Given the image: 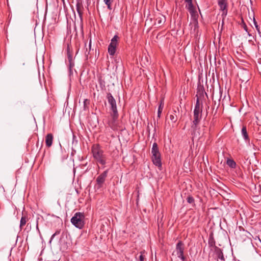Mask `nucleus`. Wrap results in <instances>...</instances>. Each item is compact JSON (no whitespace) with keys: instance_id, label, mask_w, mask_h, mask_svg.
<instances>
[{"instance_id":"nucleus-1","label":"nucleus","mask_w":261,"mask_h":261,"mask_svg":"<svg viewBox=\"0 0 261 261\" xmlns=\"http://www.w3.org/2000/svg\"><path fill=\"white\" fill-rule=\"evenodd\" d=\"M202 106H200L199 99L197 98L196 103L194 107L193 113V120L191 125V134L196 136V130L198 129V124L201 119Z\"/></svg>"},{"instance_id":"nucleus-2","label":"nucleus","mask_w":261,"mask_h":261,"mask_svg":"<svg viewBox=\"0 0 261 261\" xmlns=\"http://www.w3.org/2000/svg\"><path fill=\"white\" fill-rule=\"evenodd\" d=\"M92 153L94 160L101 165L106 164V155L98 144H94L92 147Z\"/></svg>"},{"instance_id":"nucleus-3","label":"nucleus","mask_w":261,"mask_h":261,"mask_svg":"<svg viewBox=\"0 0 261 261\" xmlns=\"http://www.w3.org/2000/svg\"><path fill=\"white\" fill-rule=\"evenodd\" d=\"M118 114H111L107 122V125L114 131L122 130L124 129L123 124L118 119Z\"/></svg>"},{"instance_id":"nucleus-4","label":"nucleus","mask_w":261,"mask_h":261,"mask_svg":"<svg viewBox=\"0 0 261 261\" xmlns=\"http://www.w3.org/2000/svg\"><path fill=\"white\" fill-rule=\"evenodd\" d=\"M152 161L154 165L161 168L162 163L161 159V153L159 151L158 146L156 143L154 142L151 148Z\"/></svg>"},{"instance_id":"nucleus-5","label":"nucleus","mask_w":261,"mask_h":261,"mask_svg":"<svg viewBox=\"0 0 261 261\" xmlns=\"http://www.w3.org/2000/svg\"><path fill=\"white\" fill-rule=\"evenodd\" d=\"M85 216L83 213H76L71 219V223L76 228L82 229L85 225Z\"/></svg>"},{"instance_id":"nucleus-6","label":"nucleus","mask_w":261,"mask_h":261,"mask_svg":"<svg viewBox=\"0 0 261 261\" xmlns=\"http://www.w3.org/2000/svg\"><path fill=\"white\" fill-rule=\"evenodd\" d=\"M119 39V36L115 35L111 39L108 46V53L110 56H113L115 55Z\"/></svg>"},{"instance_id":"nucleus-7","label":"nucleus","mask_w":261,"mask_h":261,"mask_svg":"<svg viewBox=\"0 0 261 261\" xmlns=\"http://www.w3.org/2000/svg\"><path fill=\"white\" fill-rule=\"evenodd\" d=\"M217 2L218 5L220 8V10L222 12L221 16L223 17L222 24H223V20L227 14L228 4L227 0H217Z\"/></svg>"},{"instance_id":"nucleus-8","label":"nucleus","mask_w":261,"mask_h":261,"mask_svg":"<svg viewBox=\"0 0 261 261\" xmlns=\"http://www.w3.org/2000/svg\"><path fill=\"white\" fill-rule=\"evenodd\" d=\"M107 98L108 103L111 106V110L112 111V113L111 114H114V115L118 114L116 100L112 95L110 93H108L107 95Z\"/></svg>"},{"instance_id":"nucleus-9","label":"nucleus","mask_w":261,"mask_h":261,"mask_svg":"<svg viewBox=\"0 0 261 261\" xmlns=\"http://www.w3.org/2000/svg\"><path fill=\"white\" fill-rule=\"evenodd\" d=\"M184 251V243L181 241H179L176 246L175 252L177 257L180 258L182 261H184L185 259Z\"/></svg>"},{"instance_id":"nucleus-10","label":"nucleus","mask_w":261,"mask_h":261,"mask_svg":"<svg viewBox=\"0 0 261 261\" xmlns=\"http://www.w3.org/2000/svg\"><path fill=\"white\" fill-rule=\"evenodd\" d=\"M186 3L185 7L188 10L192 17H195L197 11L192 3V0H184Z\"/></svg>"},{"instance_id":"nucleus-11","label":"nucleus","mask_w":261,"mask_h":261,"mask_svg":"<svg viewBox=\"0 0 261 261\" xmlns=\"http://www.w3.org/2000/svg\"><path fill=\"white\" fill-rule=\"evenodd\" d=\"M166 21V17L161 13H158L155 15L154 17V25H157L158 27L162 26Z\"/></svg>"},{"instance_id":"nucleus-12","label":"nucleus","mask_w":261,"mask_h":261,"mask_svg":"<svg viewBox=\"0 0 261 261\" xmlns=\"http://www.w3.org/2000/svg\"><path fill=\"white\" fill-rule=\"evenodd\" d=\"M76 10L77 12L79 15L80 19L82 20L83 15L84 12V7L83 6L82 1V0H76Z\"/></svg>"},{"instance_id":"nucleus-13","label":"nucleus","mask_w":261,"mask_h":261,"mask_svg":"<svg viewBox=\"0 0 261 261\" xmlns=\"http://www.w3.org/2000/svg\"><path fill=\"white\" fill-rule=\"evenodd\" d=\"M108 171H105L101 174H100L96 178L97 184L100 186L101 187V185L103 184L106 180V178L107 176Z\"/></svg>"},{"instance_id":"nucleus-14","label":"nucleus","mask_w":261,"mask_h":261,"mask_svg":"<svg viewBox=\"0 0 261 261\" xmlns=\"http://www.w3.org/2000/svg\"><path fill=\"white\" fill-rule=\"evenodd\" d=\"M53 135L52 134H48L45 137V144L46 146L50 147L53 144Z\"/></svg>"},{"instance_id":"nucleus-15","label":"nucleus","mask_w":261,"mask_h":261,"mask_svg":"<svg viewBox=\"0 0 261 261\" xmlns=\"http://www.w3.org/2000/svg\"><path fill=\"white\" fill-rule=\"evenodd\" d=\"M215 253L218 258L222 260H224L223 252L221 249L217 247H215Z\"/></svg>"},{"instance_id":"nucleus-16","label":"nucleus","mask_w":261,"mask_h":261,"mask_svg":"<svg viewBox=\"0 0 261 261\" xmlns=\"http://www.w3.org/2000/svg\"><path fill=\"white\" fill-rule=\"evenodd\" d=\"M241 134L242 136L243 137L244 139L246 141L249 142V138L248 135V133L247 132L246 127L245 126H243L242 127V130H241Z\"/></svg>"},{"instance_id":"nucleus-17","label":"nucleus","mask_w":261,"mask_h":261,"mask_svg":"<svg viewBox=\"0 0 261 261\" xmlns=\"http://www.w3.org/2000/svg\"><path fill=\"white\" fill-rule=\"evenodd\" d=\"M67 56L68 58V60L70 63V64H71V62L72 61V51L70 49V47L69 45H67Z\"/></svg>"},{"instance_id":"nucleus-18","label":"nucleus","mask_w":261,"mask_h":261,"mask_svg":"<svg viewBox=\"0 0 261 261\" xmlns=\"http://www.w3.org/2000/svg\"><path fill=\"white\" fill-rule=\"evenodd\" d=\"M169 119L173 123H175L177 121V116L175 111H174L170 114Z\"/></svg>"},{"instance_id":"nucleus-19","label":"nucleus","mask_w":261,"mask_h":261,"mask_svg":"<svg viewBox=\"0 0 261 261\" xmlns=\"http://www.w3.org/2000/svg\"><path fill=\"white\" fill-rule=\"evenodd\" d=\"M164 101L163 100H161L160 102V105L158 108V118H160L161 114L162 112L163 108H164Z\"/></svg>"},{"instance_id":"nucleus-20","label":"nucleus","mask_w":261,"mask_h":261,"mask_svg":"<svg viewBox=\"0 0 261 261\" xmlns=\"http://www.w3.org/2000/svg\"><path fill=\"white\" fill-rule=\"evenodd\" d=\"M28 220V217L26 216H22L20 219V227L21 229L23 226H24L25 224L27 222Z\"/></svg>"},{"instance_id":"nucleus-21","label":"nucleus","mask_w":261,"mask_h":261,"mask_svg":"<svg viewBox=\"0 0 261 261\" xmlns=\"http://www.w3.org/2000/svg\"><path fill=\"white\" fill-rule=\"evenodd\" d=\"M226 164L231 168H234L236 166V162L231 159H228L226 161Z\"/></svg>"},{"instance_id":"nucleus-22","label":"nucleus","mask_w":261,"mask_h":261,"mask_svg":"<svg viewBox=\"0 0 261 261\" xmlns=\"http://www.w3.org/2000/svg\"><path fill=\"white\" fill-rule=\"evenodd\" d=\"M208 244L210 247H214L215 248L216 247L215 246V241L212 236L210 237L208 241Z\"/></svg>"},{"instance_id":"nucleus-23","label":"nucleus","mask_w":261,"mask_h":261,"mask_svg":"<svg viewBox=\"0 0 261 261\" xmlns=\"http://www.w3.org/2000/svg\"><path fill=\"white\" fill-rule=\"evenodd\" d=\"M105 4L107 6L109 10L112 9V3L113 2V0H103Z\"/></svg>"},{"instance_id":"nucleus-24","label":"nucleus","mask_w":261,"mask_h":261,"mask_svg":"<svg viewBox=\"0 0 261 261\" xmlns=\"http://www.w3.org/2000/svg\"><path fill=\"white\" fill-rule=\"evenodd\" d=\"M145 251H141L140 252V255L139 257V259L138 261H145V255H144Z\"/></svg>"},{"instance_id":"nucleus-25","label":"nucleus","mask_w":261,"mask_h":261,"mask_svg":"<svg viewBox=\"0 0 261 261\" xmlns=\"http://www.w3.org/2000/svg\"><path fill=\"white\" fill-rule=\"evenodd\" d=\"M91 40H90L89 44V50H88V48H86V50L85 52V55L87 57L88 56V55L90 53V50L91 49Z\"/></svg>"},{"instance_id":"nucleus-26","label":"nucleus","mask_w":261,"mask_h":261,"mask_svg":"<svg viewBox=\"0 0 261 261\" xmlns=\"http://www.w3.org/2000/svg\"><path fill=\"white\" fill-rule=\"evenodd\" d=\"M254 23L256 28V29L257 30L258 34H259L260 36L261 37V32L260 31L259 28L257 24V22L255 21V19L254 18Z\"/></svg>"},{"instance_id":"nucleus-27","label":"nucleus","mask_w":261,"mask_h":261,"mask_svg":"<svg viewBox=\"0 0 261 261\" xmlns=\"http://www.w3.org/2000/svg\"><path fill=\"white\" fill-rule=\"evenodd\" d=\"M187 200L188 202L189 203H192L194 202V199L192 196H188L187 197Z\"/></svg>"},{"instance_id":"nucleus-28","label":"nucleus","mask_w":261,"mask_h":261,"mask_svg":"<svg viewBox=\"0 0 261 261\" xmlns=\"http://www.w3.org/2000/svg\"><path fill=\"white\" fill-rule=\"evenodd\" d=\"M243 28L245 30L246 32H248V29H247V25L245 23L243 24Z\"/></svg>"},{"instance_id":"nucleus-29","label":"nucleus","mask_w":261,"mask_h":261,"mask_svg":"<svg viewBox=\"0 0 261 261\" xmlns=\"http://www.w3.org/2000/svg\"><path fill=\"white\" fill-rule=\"evenodd\" d=\"M90 4V0H87V9H88V7Z\"/></svg>"},{"instance_id":"nucleus-30","label":"nucleus","mask_w":261,"mask_h":261,"mask_svg":"<svg viewBox=\"0 0 261 261\" xmlns=\"http://www.w3.org/2000/svg\"><path fill=\"white\" fill-rule=\"evenodd\" d=\"M87 102L89 103V100L87 99H85L84 101V105L85 107L87 105Z\"/></svg>"},{"instance_id":"nucleus-31","label":"nucleus","mask_w":261,"mask_h":261,"mask_svg":"<svg viewBox=\"0 0 261 261\" xmlns=\"http://www.w3.org/2000/svg\"><path fill=\"white\" fill-rule=\"evenodd\" d=\"M56 236V233H54L52 235L51 237V239H53Z\"/></svg>"},{"instance_id":"nucleus-32","label":"nucleus","mask_w":261,"mask_h":261,"mask_svg":"<svg viewBox=\"0 0 261 261\" xmlns=\"http://www.w3.org/2000/svg\"><path fill=\"white\" fill-rule=\"evenodd\" d=\"M60 232L59 231H56L55 233H56V235L58 234H59Z\"/></svg>"},{"instance_id":"nucleus-33","label":"nucleus","mask_w":261,"mask_h":261,"mask_svg":"<svg viewBox=\"0 0 261 261\" xmlns=\"http://www.w3.org/2000/svg\"><path fill=\"white\" fill-rule=\"evenodd\" d=\"M247 33H248V36H252V35L249 33V32L248 31V32H247Z\"/></svg>"},{"instance_id":"nucleus-34","label":"nucleus","mask_w":261,"mask_h":261,"mask_svg":"<svg viewBox=\"0 0 261 261\" xmlns=\"http://www.w3.org/2000/svg\"><path fill=\"white\" fill-rule=\"evenodd\" d=\"M249 41H252V40L250 39L249 40Z\"/></svg>"}]
</instances>
